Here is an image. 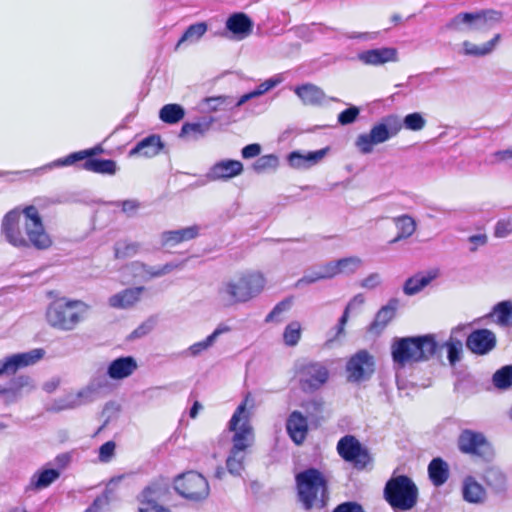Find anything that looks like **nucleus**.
Masks as SVG:
<instances>
[{"instance_id": "nucleus-38", "label": "nucleus", "mask_w": 512, "mask_h": 512, "mask_svg": "<svg viewBox=\"0 0 512 512\" xmlns=\"http://www.w3.org/2000/svg\"><path fill=\"white\" fill-rule=\"evenodd\" d=\"M428 473L431 482L435 486H442L449 477L448 464L439 457L434 458L428 466Z\"/></svg>"}, {"instance_id": "nucleus-21", "label": "nucleus", "mask_w": 512, "mask_h": 512, "mask_svg": "<svg viewBox=\"0 0 512 512\" xmlns=\"http://www.w3.org/2000/svg\"><path fill=\"white\" fill-rule=\"evenodd\" d=\"M243 171L241 161L227 158L215 162L208 170V177L211 181H227L241 175Z\"/></svg>"}, {"instance_id": "nucleus-7", "label": "nucleus", "mask_w": 512, "mask_h": 512, "mask_svg": "<svg viewBox=\"0 0 512 512\" xmlns=\"http://www.w3.org/2000/svg\"><path fill=\"white\" fill-rule=\"evenodd\" d=\"M265 283L263 274L250 272L236 281L227 282L220 292L227 297L230 304L245 303L260 294Z\"/></svg>"}, {"instance_id": "nucleus-42", "label": "nucleus", "mask_w": 512, "mask_h": 512, "mask_svg": "<svg viewBox=\"0 0 512 512\" xmlns=\"http://www.w3.org/2000/svg\"><path fill=\"white\" fill-rule=\"evenodd\" d=\"M493 386L500 391H506L512 387V364H507L497 369L492 375Z\"/></svg>"}, {"instance_id": "nucleus-18", "label": "nucleus", "mask_w": 512, "mask_h": 512, "mask_svg": "<svg viewBox=\"0 0 512 512\" xmlns=\"http://www.w3.org/2000/svg\"><path fill=\"white\" fill-rule=\"evenodd\" d=\"M330 147L326 146L319 150L301 151L293 150L286 155L289 167L296 170H308L319 164L329 153Z\"/></svg>"}, {"instance_id": "nucleus-40", "label": "nucleus", "mask_w": 512, "mask_h": 512, "mask_svg": "<svg viewBox=\"0 0 512 512\" xmlns=\"http://www.w3.org/2000/svg\"><path fill=\"white\" fill-rule=\"evenodd\" d=\"M185 117V109L176 103L165 104L159 110V119L166 124H176Z\"/></svg>"}, {"instance_id": "nucleus-61", "label": "nucleus", "mask_w": 512, "mask_h": 512, "mask_svg": "<svg viewBox=\"0 0 512 512\" xmlns=\"http://www.w3.org/2000/svg\"><path fill=\"white\" fill-rule=\"evenodd\" d=\"M323 280L331 279L338 275L336 261H329L316 267Z\"/></svg>"}, {"instance_id": "nucleus-52", "label": "nucleus", "mask_w": 512, "mask_h": 512, "mask_svg": "<svg viewBox=\"0 0 512 512\" xmlns=\"http://www.w3.org/2000/svg\"><path fill=\"white\" fill-rule=\"evenodd\" d=\"M361 108L353 104H347V108L337 115V123L340 126L354 124L360 117Z\"/></svg>"}, {"instance_id": "nucleus-1", "label": "nucleus", "mask_w": 512, "mask_h": 512, "mask_svg": "<svg viewBox=\"0 0 512 512\" xmlns=\"http://www.w3.org/2000/svg\"><path fill=\"white\" fill-rule=\"evenodd\" d=\"M471 324H459L451 329L450 337L439 344L434 334L395 337L391 345V358L398 369L407 364L425 362L434 357L441 349L446 350L447 360L451 366L461 361L465 331Z\"/></svg>"}, {"instance_id": "nucleus-23", "label": "nucleus", "mask_w": 512, "mask_h": 512, "mask_svg": "<svg viewBox=\"0 0 512 512\" xmlns=\"http://www.w3.org/2000/svg\"><path fill=\"white\" fill-rule=\"evenodd\" d=\"M165 147L159 134H149L140 139L128 152L129 157L143 156L147 158L158 155Z\"/></svg>"}, {"instance_id": "nucleus-17", "label": "nucleus", "mask_w": 512, "mask_h": 512, "mask_svg": "<svg viewBox=\"0 0 512 512\" xmlns=\"http://www.w3.org/2000/svg\"><path fill=\"white\" fill-rule=\"evenodd\" d=\"M23 212L19 207L8 211L2 218L0 233L7 243L17 248L18 245H24L25 236L23 235L19 223Z\"/></svg>"}, {"instance_id": "nucleus-4", "label": "nucleus", "mask_w": 512, "mask_h": 512, "mask_svg": "<svg viewBox=\"0 0 512 512\" xmlns=\"http://www.w3.org/2000/svg\"><path fill=\"white\" fill-rule=\"evenodd\" d=\"M384 498L395 510H411L417 503L418 488L406 475L392 476L385 484Z\"/></svg>"}, {"instance_id": "nucleus-63", "label": "nucleus", "mask_w": 512, "mask_h": 512, "mask_svg": "<svg viewBox=\"0 0 512 512\" xmlns=\"http://www.w3.org/2000/svg\"><path fill=\"white\" fill-rule=\"evenodd\" d=\"M336 448H366L362 443L351 434L341 437L336 445Z\"/></svg>"}, {"instance_id": "nucleus-50", "label": "nucleus", "mask_w": 512, "mask_h": 512, "mask_svg": "<svg viewBox=\"0 0 512 512\" xmlns=\"http://www.w3.org/2000/svg\"><path fill=\"white\" fill-rule=\"evenodd\" d=\"M107 205L119 207L121 212L128 218L136 216L137 211L142 207V203L137 199L109 201L107 202Z\"/></svg>"}, {"instance_id": "nucleus-37", "label": "nucleus", "mask_w": 512, "mask_h": 512, "mask_svg": "<svg viewBox=\"0 0 512 512\" xmlns=\"http://www.w3.org/2000/svg\"><path fill=\"white\" fill-rule=\"evenodd\" d=\"M496 316V323L501 327L512 325V301L502 300L496 303L492 310L486 315V318Z\"/></svg>"}, {"instance_id": "nucleus-24", "label": "nucleus", "mask_w": 512, "mask_h": 512, "mask_svg": "<svg viewBox=\"0 0 512 512\" xmlns=\"http://www.w3.org/2000/svg\"><path fill=\"white\" fill-rule=\"evenodd\" d=\"M309 424L307 417L302 412L294 410L289 414L286 421V430L296 445H301L305 440Z\"/></svg>"}, {"instance_id": "nucleus-41", "label": "nucleus", "mask_w": 512, "mask_h": 512, "mask_svg": "<svg viewBox=\"0 0 512 512\" xmlns=\"http://www.w3.org/2000/svg\"><path fill=\"white\" fill-rule=\"evenodd\" d=\"M339 455L353 465L354 468L364 469L371 461L368 450H338Z\"/></svg>"}, {"instance_id": "nucleus-22", "label": "nucleus", "mask_w": 512, "mask_h": 512, "mask_svg": "<svg viewBox=\"0 0 512 512\" xmlns=\"http://www.w3.org/2000/svg\"><path fill=\"white\" fill-rule=\"evenodd\" d=\"M398 51L394 47H379L361 51L357 58L365 65L380 66L397 61Z\"/></svg>"}, {"instance_id": "nucleus-16", "label": "nucleus", "mask_w": 512, "mask_h": 512, "mask_svg": "<svg viewBox=\"0 0 512 512\" xmlns=\"http://www.w3.org/2000/svg\"><path fill=\"white\" fill-rule=\"evenodd\" d=\"M45 355L43 348L8 355L0 360V377L16 373L19 369L34 365Z\"/></svg>"}, {"instance_id": "nucleus-55", "label": "nucleus", "mask_w": 512, "mask_h": 512, "mask_svg": "<svg viewBox=\"0 0 512 512\" xmlns=\"http://www.w3.org/2000/svg\"><path fill=\"white\" fill-rule=\"evenodd\" d=\"M31 378L26 375H19L10 379L8 386H0V394H17L26 386H29Z\"/></svg>"}, {"instance_id": "nucleus-62", "label": "nucleus", "mask_w": 512, "mask_h": 512, "mask_svg": "<svg viewBox=\"0 0 512 512\" xmlns=\"http://www.w3.org/2000/svg\"><path fill=\"white\" fill-rule=\"evenodd\" d=\"M261 151H262V147L259 143H251V144H247L245 145L240 153H241V157L243 159H252V158H258L261 154Z\"/></svg>"}, {"instance_id": "nucleus-34", "label": "nucleus", "mask_w": 512, "mask_h": 512, "mask_svg": "<svg viewBox=\"0 0 512 512\" xmlns=\"http://www.w3.org/2000/svg\"><path fill=\"white\" fill-rule=\"evenodd\" d=\"M199 234V227L193 225L178 230L165 231L162 234V242L164 245H176L183 241L194 239Z\"/></svg>"}, {"instance_id": "nucleus-31", "label": "nucleus", "mask_w": 512, "mask_h": 512, "mask_svg": "<svg viewBox=\"0 0 512 512\" xmlns=\"http://www.w3.org/2000/svg\"><path fill=\"white\" fill-rule=\"evenodd\" d=\"M144 291V287L126 288L109 297L108 304L117 309H126L133 306Z\"/></svg>"}, {"instance_id": "nucleus-56", "label": "nucleus", "mask_w": 512, "mask_h": 512, "mask_svg": "<svg viewBox=\"0 0 512 512\" xmlns=\"http://www.w3.org/2000/svg\"><path fill=\"white\" fill-rule=\"evenodd\" d=\"M285 80V73H277L270 78L266 79L262 83H260L256 88V92H258V96H262L267 92L273 90L278 85H280Z\"/></svg>"}, {"instance_id": "nucleus-25", "label": "nucleus", "mask_w": 512, "mask_h": 512, "mask_svg": "<svg viewBox=\"0 0 512 512\" xmlns=\"http://www.w3.org/2000/svg\"><path fill=\"white\" fill-rule=\"evenodd\" d=\"M137 367V361L133 356H119L108 364L106 375L113 380H123L131 376Z\"/></svg>"}, {"instance_id": "nucleus-39", "label": "nucleus", "mask_w": 512, "mask_h": 512, "mask_svg": "<svg viewBox=\"0 0 512 512\" xmlns=\"http://www.w3.org/2000/svg\"><path fill=\"white\" fill-rule=\"evenodd\" d=\"M394 222L398 233L390 243H397L403 239L409 238L415 232L416 222L407 214L394 218Z\"/></svg>"}, {"instance_id": "nucleus-33", "label": "nucleus", "mask_w": 512, "mask_h": 512, "mask_svg": "<svg viewBox=\"0 0 512 512\" xmlns=\"http://www.w3.org/2000/svg\"><path fill=\"white\" fill-rule=\"evenodd\" d=\"M301 408L304 416L307 417L310 425L313 427L320 426L323 421L324 401L322 397H313L301 402Z\"/></svg>"}, {"instance_id": "nucleus-36", "label": "nucleus", "mask_w": 512, "mask_h": 512, "mask_svg": "<svg viewBox=\"0 0 512 512\" xmlns=\"http://www.w3.org/2000/svg\"><path fill=\"white\" fill-rule=\"evenodd\" d=\"M486 446H489V443L482 432L463 429L458 436L457 448H481Z\"/></svg>"}, {"instance_id": "nucleus-32", "label": "nucleus", "mask_w": 512, "mask_h": 512, "mask_svg": "<svg viewBox=\"0 0 512 512\" xmlns=\"http://www.w3.org/2000/svg\"><path fill=\"white\" fill-rule=\"evenodd\" d=\"M76 167L102 175H115L118 171V166L115 160L98 157H91Z\"/></svg>"}, {"instance_id": "nucleus-12", "label": "nucleus", "mask_w": 512, "mask_h": 512, "mask_svg": "<svg viewBox=\"0 0 512 512\" xmlns=\"http://www.w3.org/2000/svg\"><path fill=\"white\" fill-rule=\"evenodd\" d=\"M169 494V486L164 481H155L146 486L138 496L139 512H171L170 509L160 505Z\"/></svg>"}, {"instance_id": "nucleus-28", "label": "nucleus", "mask_w": 512, "mask_h": 512, "mask_svg": "<svg viewBox=\"0 0 512 512\" xmlns=\"http://www.w3.org/2000/svg\"><path fill=\"white\" fill-rule=\"evenodd\" d=\"M213 122V117H203L195 122H184L179 137L187 141H198L210 130Z\"/></svg>"}, {"instance_id": "nucleus-11", "label": "nucleus", "mask_w": 512, "mask_h": 512, "mask_svg": "<svg viewBox=\"0 0 512 512\" xmlns=\"http://www.w3.org/2000/svg\"><path fill=\"white\" fill-rule=\"evenodd\" d=\"M299 387L304 393H314L329 379L327 367L320 362H306L297 369Z\"/></svg>"}, {"instance_id": "nucleus-10", "label": "nucleus", "mask_w": 512, "mask_h": 512, "mask_svg": "<svg viewBox=\"0 0 512 512\" xmlns=\"http://www.w3.org/2000/svg\"><path fill=\"white\" fill-rule=\"evenodd\" d=\"M228 429L233 432L232 448H249L251 446L254 435L253 428L249 423L247 398L235 409L228 422Z\"/></svg>"}, {"instance_id": "nucleus-3", "label": "nucleus", "mask_w": 512, "mask_h": 512, "mask_svg": "<svg viewBox=\"0 0 512 512\" xmlns=\"http://www.w3.org/2000/svg\"><path fill=\"white\" fill-rule=\"evenodd\" d=\"M88 305L81 300L65 297L52 301L46 310L48 324L61 331H71L82 320Z\"/></svg>"}, {"instance_id": "nucleus-43", "label": "nucleus", "mask_w": 512, "mask_h": 512, "mask_svg": "<svg viewBox=\"0 0 512 512\" xmlns=\"http://www.w3.org/2000/svg\"><path fill=\"white\" fill-rule=\"evenodd\" d=\"M207 29L208 26L206 22H197L189 25L178 39L176 49L185 42L194 43L198 41L205 34Z\"/></svg>"}, {"instance_id": "nucleus-8", "label": "nucleus", "mask_w": 512, "mask_h": 512, "mask_svg": "<svg viewBox=\"0 0 512 512\" xmlns=\"http://www.w3.org/2000/svg\"><path fill=\"white\" fill-rule=\"evenodd\" d=\"M25 222L24 230L27 237H25V244L18 245V249H28L30 247L36 250L43 251L49 249L53 241L50 235L46 232L42 216L34 205H27L22 210Z\"/></svg>"}, {"instance_id": "nucleus-44", "label": "nucleus", "mask_w": 512, "mask_h": 512, "mask_svg": "<svg viewBox=\"0 0 512 512\" xmlns=\"http://www.w3.org/2000/svg\"><path fill=\"white\" fill-rule=\"evenodd\" d=\"M399 132L402 128L410 131H420L426 125V119L421 112H412L405 115L402 119L398 116Z\"/></svg>"}, {"instance_id": "nucleus-58", "label": "nucleus", "mask_w": 512, "mask_h": 512, "mask_svg": "<svg viewBox=\"0 0 512 512\" xmlns=\"http://www.w3.org/2000/svg\"><path fill=\"white\" fill-rule=\"evenodd\" d=\"M292 306V297H286L285 299L278 302L273 309L266 315L265 322L270 323L277 320V317L288 311Z\"/></svg>"}, {"instance_id": "nucleus-45", "label": "nucleus", "mask_w": 512, "mask_h": 512, "mask_svg": "<svg viewBox=\"0 0 512 512\" xmlns=\"http://www.w3.org/2000/svg\"><path fill=\"white\" fill-rule=\"evenodd\" d=\"M139 242L119 240L114 244V257L116 259H126L135 256L140 250Z\"/></svg>"}, {"instance_id": "nucleus-60", "label": "nucleus", "mask_w": 512, "mask_h": 512, "mask_svg": "<svg viewBox=\"0 0 512 512\" xmlns=\"http://www.w3.org/2000/svg\"><path fill=\"white\" fill-rule=\"evenodd\" d=\"M319 280H323L322 276L318 272L317 268L306 272L300 279L295 283L296 288H301L305 285L313 284Z\"/></svg>"}, {"instance_id": "nucleus-51", "label": "nucleus", "mask_w": 512, "mask_h": 512, "mask_svg": "<svg viewBox=\"0 0 512 512\" xmlns=\"http://www.w3.org/2000/svg\"><path fill=\"white\" fill-rule=\"evenodd\" d=\"M460 429L458 422L451 418H445L441 423H439L435 428V434L441 436L444 439H449L454 437Z\"/></svg>"}, {"instance_id": "nucleus-29", "label": "nucleus", "mask_w": 512, "mask_h": 512, "mask_svg": "<svg viewBox=\"0 0 512 512\" xmlns=\"http://www.w3.org/2000/svg\"><path fill=\"white\" fill-rule=\"evenodd\" d=\"M438 276L437 271L418 272L408 277L403 286V293L407 296H414L426 288Z\"/></svg>"}, {"instance_id": "nucleus-26", "label": "nucleus", "mask_w": 512, "mask_h": 512, "mask_svg": "<svg viewBox=\"0 0 512 512\" xmlns=\"http://www.w3.org/2000/svg\"><path fill=\"white\" fill-rule=\"evenodd\" d=\"M292 90L307 106H321L327 98L323 89L313 83H302L294 86Z\"/></svg>"}, {"instance_id": "nucleus-48", "label": "nucleus", "mask_w": 512, "mask_h": 512, "mask_svg": "<svg viewBox=\"0 0 512 512\" xmlns=\"http://www.w3.org/2000/svg\"><path fill=\"white\" fill-rule=\"evenodd\" d=\"M279 165V158L275 154L259 156L252 164V169L260 174L268 170H275Z\"/></svg>"}, {"instance_id": "nucleus-20", "label": "nucleus", "mask_w": 512, "mask_h": 512, "mask_svg": "<svg viewBox=\"0 0 512 512\" xmlns=\"http://www.w3.org/2000/svg\"><path fill=\"white\" fill-rule=\"evenodd\" d=\"M106 376L107 375H100L94 377L85 389H82L77 393L75 399L71 401L68 399L57 401L55 402L52 409L55 411H60L64 409L73 408L77 405V402H79L80 399H88L93 394L101 393L104 389L108 388V381L106 379Z\"/></svg>"}, {"instance_id": "nucleus-64", "label": "nucleus", "mask_w": 512, "mask_h": 512, "mask_svg": "<svg viewBox=\"0 0 512 512\" xmlns=\"http://www.w3.org/2000/svg\"><path fill=\"white\" fill-rule=\"evenodd\" d=\"M332 512H365L362 505L355 501H346L337 505Z\"/></svg>"}, {"instance_id": "nucleus-46", "label": "nucleus", "mask_w": 512, "mask_h": 512, "mask_svg": "<svg viewBox=\"0 0 512 512\" xmlns=\"http://www.w3.org/2000/svg\"><path fill=\"white\" fill-rule=\"evenodd\" d=\"M203 102H204V105L206 106V109L210 112L234 108L233 107V104H234L233 96L219 95V96L206 97L203 100Z\"/></svg>"}, {"instance_id": "nucleus-27", "label": "nucleus", "mask_w": 512, "mask_h": 512, "mask_svg": "<svg viewBox=\"0 0 512 512\" xmlns=\"http://www.w3.org/2000/svg\"><path fill=\"white\" fill-rule=\"evenodd\" d=\"M398 299L391 298L386 305L382 306L377 313L373 321L368 326V331L379 335L386 328L388 323L395 317Z\"/></svg>"}, {"instance_id": "nucleus-19", "label": "nucleus", "mask_w": 512, "mask_h": 512, "mask_svg": "<svg viewBox=\"0 0 512 512\" xmlns=\"http://www.w3.org/2000/svg\"><path fill=\"white\" fill-rule=\"evenodd\" d=\"M253 26V20L246 13L234 12L226 19L224 35L229 39L240 41L251 34Z\"/></svg>"}, {"instance_id": "nucleus-57", "label": "nucleus", "mask_w": 512, "mask_h": 512, "mask_svg": "<svg viewBox=\"0 0 512 512\" xmlns=\"http://www.w3.org/2000/svg\"><path fill=\"white\" fill-rule=\"evenodd\" d=\"M119 412V405L116 402L109 401L105 404L101 412V418H103V423L99 426L94 435L100 433L104 427L114 418L117 417Z\"/></svg>"}, {"instance_id": "nucleus-59", "label": "nucleus", "mask_w": 512, "mask_h": 512, "mask_svg": "<svg viewBox=\"0 0 512 512\" xmlns=\"http://www.w3.org/2000/svg\"><path fill=\"white\" fill-rule=\"evenodd\" d=\"M512 233V220L499 219L494 227V236L497 238H505Z\"/></svg>"}, {"instance_id": "nucleus-47", "label": "nucleus", "mask_w": 512, "mask_h": 512, "mask_svg": "<svg viewBox=\"0 0 512 512\" xmlns=\"http://www.w3.org/2000/svg\"><path fill=\"white\" fill-rule=\"evenodd\" d=\"M483 478L488 486H491L496 491H502L505 488L506 478L505 475L496 467H488Z\"/></svg>"}, {"instance_id": "nucleus-13", "label": "nucleus", "mask_w": 512, "mask_h": 512, "mask_svg": "<svg viewBox=\"0 0 512 512\" xmlns=\"http://www.w3.org/2000/svg\"><path fill=\"white\" fill-rule=\"evenodd\" d=\"M348 380L360 383L369 380L375 372V359L366 349L358 350L346 363Z\"/></svg>"}, {"instance_id": "nucleus-15", "label": "nucleus", "mask_w": 512, "mask_h": 512, "mask_svg": "<svg viewBox=\"0 0 512 512\" xmlns=\"http://www.w3.org/2000/svg\"><path fill=\"white\" fill-rule=\"evenodd\" d=\"M464 336L466 349L476 356H486L497 346L496 334L488 328H474Z\"/></svg>"}, {"instance_id": "nucleus-30", "label": "nucleus", "mask_w": 512, "mask_h": 512, "mask_svg": "<svg viewBox=\"0 0 512 512\" xmlns=\"http://www.w3.org/2000/svg\"><path fill=\"white\" fill-rule=\"evenodd\" d=\"M461 491L463 499L472 504H482L487 497L485 488L473 476L463 479Z\"/></svg>"}, {"instance_id": "nucleus-54", "label": "nucleus", "mask_w": 512, "mask_h": 512, "mask_svg": "<svg viewBox=\"0 0 512 512\" xmlns=\"http://www.w3.org/2000/svg\"><path fill=\"white\" fill-rule=\"evenodd\" d=\"M246 450H231V454L226 460L228 471L233 475H240L243 469V460Z\"/></svg>"}, {"instance_id": "nucleus-6", "label": "nucleus", "mask_w": 512, "mask_h": 512, "mask_svg": "<svg viewBox=\"0 0 512 512\" xmlns=\"http://www.w3.org/2000/svg\"><path fill=\"white\" fill-rule=\"evenodd\" d=\"M399 133L398 115L388 114L374 123L368 133L357 136L355 146L364 155L370 154L374 146L385 143Z\"/></svg>"}, {"instance_id": "nucleus-14", "label": "nucleus", "mask_w": 512, "mask_h": 512, "mask_svg": "<svg viewBox=\"0 0 512 512\" xmlns=\"http://www.w3.org/2000/svg\"><path fill=\"white\" fill-rule=\"evenodd\" d=\"M104 149L102 144H97L91 148L72 152L65 157L58 158L50 163H47L41 167L35 168L33 170H25V173L31 175H42L47 173L53 169L68 167V166H77L80 163L87 161V159L91 157H97L98 154L103 153Z\"/></svg>"}, {"instance_id": "nucleus-49", "label": "nucleus", "mask_w": 512, "mask_h": 512, "mask_svg": "<svg viewBox=\"0 0 512 512\" xmlns=\"http://www.w3.org/2000/svg\"><path fill=\"white\" fill-rule=\"evenodd\" d=\"M338 274L351 275L362 265V260L357 256H349L335 260Z\"/></svg>"}, {"instance_id": "nucleus-5", "label": "nucleus", "mask_w": 512, "mask_h": 512, "mask_svg": "<svg viewBox=\"0 0 512 512\" xmlns=\"http://www.w3.org/2000/svg\"><path fill=\"white\" fill-rule=\"evenodd\" d=\"M503 19V12L495 9H480L460 12L452 17L444 26L449 31L486 30L494 27Z\"/></svg>"}, {"instance_id": "nucleus-53", "label": "nucleus", "mask_w": 512, "mask_h": 512, "mask_svg": "<svg viewBox=\"0 0 512 512\" xmlns=\"http://www.w3.org/2000/svg\"><path fill=\"white\" fill-rule=\"evenodd\" d=\"M301 338V325L297 321L289 323L283 332V341L286 346L294 347Z\"/></svg>"}, {"instance_id": "nucleus-2", "label": "nucleus", "mask_w": 512, "mask_h": 512, "mask_svg": "<svg viewBox=\"0 0 512 512\" xmlns=\"http://www.w3.org/2000/svg\"><path fill=\"white\" fill-rule=\"evenodd\" d=\"M297 499L305 511L324 509L329 501L328 481L316 468H308L295 476Z\"/></svg>"}, {"instance_id": "nucleus-35", "label": "nucleus", "mask_w": 512, "mask_h": 512, "mask_svg": "<svg viewBox=\"0 0 512 512\" xmlns=\"http://www.w3.org/2000/svg\"><path fill=\"white\" fill-rule=\"evenodd\" d=\"M60 477V472L57 469L48 468L36 472L30 479V483L26 490L38 491L50 486L54 481Z\"/></svg>"}, {"instance_id": "nucleus-9", "label": "nucleus", "mask_w": 512, "mask_h": 512, "mask_svg": "<svg viewBox=\"0 0 512 512\" xmlns=\"http://www.w3.org/2000/svg\"><path fill=\"white\" fill-rule=\"evenodd\" d=\"M173 485L181 497L193 503H202L210 495L208 480L193 470L177 475Z\"/></svg>"}]
</instances>
